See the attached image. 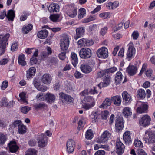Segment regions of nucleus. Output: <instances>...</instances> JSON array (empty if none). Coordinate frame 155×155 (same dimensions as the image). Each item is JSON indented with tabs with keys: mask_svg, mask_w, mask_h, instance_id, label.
<instances>
[{
	"mask_svg": "<svg viewBox=\"0 0 155 155\" xmlns=\"http://www.w3.org/2000/svg\"><path fill=\"white\" fill-rule=\"evenodd\" d=\"M143 140L148 144L155 143V134L150 130H146L143 137Z\"/></svg>",
	"mask_w": 155,
	"mask_h": 155,
	"instance_id": "1",
	"label": "nucleus"
},
{
	"mask_svg": "<svg viewBox=\"0 0 155 155\" xmlns=\"http://www.w3.org/2000/svg\"><path fill=\"white\" fill-rule=\"evenodd\" d=\"M136 106L137 107V111L140 114L146 112L148 109V105L146 103L139 101L137 102Z\"/></svg>",
	"mask_w": 155,
	"mask_h": 155,
	"instance_id": "2",
	"label": "nucleus"
},
{
	"mask_svg": "<svg viewBox=\"0 0 155 155\" xmlns=\"http://www.w3.org/2000/svg\"><path fill=\"white\" fill-rule=\"evenodd\" d=\"M6 12L5 10H4L2 12L0 15V18L3 19L4 17L6 16L8 21H13L15 17L14 12L12 10H10L8 11L7 14H6Z\"/></svg>",
	"mask_w": 155,
	"mask_h": 155,
	"instance_id": "3",
	"label": "nucleus"
},
{
	"mask_svg": "<svg viewBox=\"0 0 155 155\" xmlns=\"http://www.w3.org/2000/svg\"><path fill=\"white\" fill-rule=\"evenodd\" d=\"M59 96L60 100L64 103H73L74 99L70 96L63 92L59 93Z\"/></svg>",
	"mask_w": 155,
	"mask_h": 155,
	"instance_id": "4",
	"label": "nucleus"
},
{
	"mask_svg": "<svg viewBox=\"0 0 155 155\" xmlns=\"http://www.w3.org/2000/svg\"><path fill=\"white\" fill-rule=\"evenodd\" d=\"M37 140L38 146L39 147H43L47 144V138L46 135L44 134L39 135L38 137Z\"/></svg>",
	"mask_w": 155,
	"mask_h": 155,
	"instance_id": "5",
	"label": "nucleus"
},
{
	"mask_svg": "<svg viewBox=\"0 0 155 155\" xmlns=\"http://www.w3.org/2000/svg\"><path fill=\"white\" fill-rule=\"evenodd\" d=\"M10 36L9 34L0 35V48H5L8 43L6 42Z\"/></svg>",
	"mask_w": 155,
	"mask_h": 155,
	"instance_id": "6",
	"label": "nucleus"
},
{
	"mask_svg": "<svg viewBox=\"0 0 155 155\" xmlns=\"http://www.w3.org/2000/svg\"><path fill=\"white\" fill-rule=\"evenodd\" d=\"M116 153L118 155L122 154L124 152L125 146L119 140H117L116 143Z\"/></svg>",
	"mask_w": 155,
	"mask_h": 155,
	"instance_id": "7",
	"label": "nucleus"
},
{
	"mask_svg": "<svg viewBox=\"0 0 155 155\" xmlns=\"http://www.w3.org/2000/svg\"><path fill=\"white\" fill-rule=\"evenodd\" d=\"M75 146V141L71 139L69 140L66 143V150L68 153H71L74 151Z\"/></svg>",
	"mask_w": 155,
	"mask_h": 155,
	"instance_id": "8",
	"label": "nucleus"
},
{
	"mask_svg": "<svg viewBox=\"0 0 155 155\" xmlns=\"http://www.w3.org/2000/svg\"><path fill=\"white\" fill-rule=\"evenodd\" d=\"M151 119L148 115H145L139 120L140 125L146 126L149 125L150 124Z\"/></svg>",
	"mask_w": 155,
	"mask_h": 155,
	"instance_id": "9",
	"label": "nucleus"
},
{
	"mask_svg": "<svg viewBox=\"0 0 155 155\" xmlns=\"http://www.w3.org/2000/svg\"><path fill=\"white\" fill-rule=\"evenodd\" d=\"M79 55L82 58H88L91 55V51L90 49H81L79 52Z\"/></svg>",
	"mask_w": 155,
	"mask_h": 155,
	"instance_id": "10",
	"label": "nucleus"
},
{
	"mask_svg": "<svg viewBox=\"0 0 155 155\" xmlns=\"http://www.w3.org/2000/svg\"><path fill=\"white\" fill-rule=\"evenodd\" d=\"M78 13L77 8L73 6H69V9L67 12V15L69 17L73 18L76 17Z\"/></svg>",
	"mask_w": 155,
	"mask_h": 155,
	"instance_id": "11",
	"label": "nucleus"
},
{
	"mask_svg": "<svg viewBox=\"0 0 155 155\" xmlns=\"http://www.w3.org/2000/svg\"><path fill=\"white\" fill-rule=\"evenodd\" d=\"M137 69V67L136 66L130 64L127 68L126 71L128 75L133 76L136 74Z\"/></svg>",
	"mask_w": 155,
	"mask_h": 155,
	"instance_id": "12",
	"label": "nucleus"
},
{
	"mask_svg": "<svg viewBox=\"0 0 155 155\" xmlns=\"http://www.w3.org/2000/svg\"><path fill=\"white\" fill-rule=\"evenodd\" d=\"M96 53L97 56L101 58L105 59L108 56L107 49H98Z\"/></svg>",
	"mask_w": 155,
	"mask_h": 155,
	"instance_id": "13",
	"label": "nucleus"
},
{
	"mask_svg": "<svg viewBox=\"0 0 155 155\" xmlns=\"http://www.w3.org/2000/svg\"><path fill=\"white\" fill-rule=\"evenodd\" d=\"M123 139L126 144H130L131 143V138L130 131H126L123 135Z\"/></svg>",
	"mask_w": 155,
	"mask_h": 155,
	"instance_id": "14",
	"label": "nucleus"
},
{
	"mask_svg": "<svg viewBox=\"0 0 155 155\" xmlns=\"http://www.w3.org/2000/svg\"><path fill=\"white\" fill-rule=\"evenodd\" d=\"M124 127V123L122 117H117L115 121V127L116 129L120 130Z\"/></svg>",
	"mask_w": 155,
	"mask_h": 155,
	"instance_id": "15",
	"label": "nucleus"
},
{
	"mask_svg": "<svg viewBox=\"0 0 155 155\" xmlns=\"http://www.w3.org/2000/svg\"><path fill=\"white\" fill-rule=\"evenodd\" d=\"M76 35L74 37L75 39L77 40L78 38L82 37L85 32V29L84 27H79L76 29Z\"/></svg>",
	"mask_w": 155,
	"mask_h": 155,
	"instance_id": "16",
	"label": "nucleus"
},
{
	"mask_svg": "<svg viewBox=\"0 0 155 155\" xmlns=\"http://www.w3.org/2000/svg\"><path fill=\"white\" fill-rule=\"evenodd\" d=\"M41 80L43 83L49 84L51 81L52 78L49 74H45L42 77Z\"/></svg>",
	"mask_w": 155,
	"mask_h": 155,
	"instance_id": "17",
	"label": "nucleus"
},
{
	"mask_svg": "<svg viewBox=\"0 0 155 155\" xmlns=\"http://www.w3.org/2000/svg\"><path fill=\"white\" fill-rule=\"evenodd\" d=\"M45 100L47 101L50 103H54L55 100V96L52 94L50 93H47L45 95Z\"/></svg>",
	"mask_w": 155,
	"mask_h": 155,
	"instance_id": "18",
	"label": "nucleus"
},
{
	"mask_svg": "<svg viewBox=\"0 0 155 155\" xmlns=\"http://www.w3.org/2000/svg\"><path fill=\"white\" fill-rule=\"evenodd\" d=\"M105 77L106 78L104 80L103 82H100L98 85V87L100 89L108 86L110 83V76L107 75Z\"/></svg>",
	"mask_w": 155,
	"mask_h": 155,
	"instance_id": "19",
	"label": "nucleus"
},
{
	"mask_svg": "<svg viewBox=\"0 0 155 155\" xmlns=\"http://www.w3.org/2000/svg\"><path fill=\"white\" fill-rule=\"evenodd\" d=\"M111 134L107 131L104 132L101 136L100 139V141L101 143L106 142L109 139Z\"/></svg>",
	"mask_w": 155,
	"mask_h": 155,
	"instance_id": "20",
	"label": "nucleus"
},
{
	"mask_svg": "<svg viewBox=\"0 0 155 155\" xmlns=\"http://www.w3.org/2000/svg\"><path fill=\"white\" fill-rule=\"evenodd\" d=\"M8 146L10 151L12 153L15 152L18 149V147L15 141H10L8 143Z\"/></svg>",
	"mask_w": 155,
	"mask_h": 155,
	"instance_id": "21",
	"label": "nucleus"
},
{
	"mask_svg": "<svg viewBox=\"0 0 155 155\" xmlns=\"http://www.w3.org/2000/svg\"><path fill=\"white\" fill-rule=\"evenodd\" d=\"M111 100L112 102L116 106L120 105L121 101L120 97L118 95L114 96L111 97Z\"/></svg>",
	"mask_w": 155,
	"mask_h": 155,
	"instance_id": "22",
	"label": "nucleus"
},
{
	"mask_svg": "<svg viewBox=\"0 0 155 155\" xmlns=\"http://www.w3.org/2000/svg\"><path fill=\"white\" fill-rule=\"evenodd\" d=\"M59 6L58 4L51 3L48 7V10L50 12H57L59 11Z\"/></svg>",
	"mask_w": 155,
	"mask_h": 155,
	"instance_id": "23",
	"label": "nucleus"
},
{
	"mask_svg": "<svg viewBox=\"0 0 155 155\" xmlns=\"http://www.w3.org/2000/svg\"><path fill=\"white\" fill-rule=\"evenodd\" d=\"M80 68L82 72L84 73H89L92 71L91 68L87 64H82Z\"/></svg>",
	"mask_w": 155,
	"mask_h": 155,
	"instance_id": "24",
	"label": "nucleus"
},
{
	"mask_svg": "<svg viewBox=\"0 0 155 155\" xmlns=\"http://www.w3.org/2000/svg\"><path fill=\"white\" fill-rule=\"evenodd\" d=\"M135 53V49H128L126 53L127 59L130 61L134 57Z\"/></svg>",
	"mask_w": 155,
	"mask_h": 155,
	"instance_id": "25",
	"label": "nucleus"
},
{
	"mask_svg": "<svg viewBox=\"0 0 155 155\" xmlns=\"http://www.w3.org/2000/svg\"><path fill=\"white\" fill-rule=\"evenodd\" d=\"M36 72V69L34 67H31L29 68L27 72L26 77L29 79L34 76Z\"/></svg>",
	"mask_w": 155,
	"mask_h": 155,
	"instance_id": "26",
	"label": "nucleus"
},
{
	"mask_svg": "<svg viewBox=\"0 0 155 155\" xmlns=\"http://www.w3.org/2000/svg\"><path fill=\"white\" fill-rule=\"evenodd\" d=\"M48 31L46 29L41 30L37 34V36L39 38L43 39L46 38L48 36Z\"/></svg>",
	"mask_w": 155,
	"mask_h": 155,
	"instance_id": "27",
	"label": "nucleus"
},
{
	"mask_svg": "<svg viewBox=\"0 0 155 155\" xmlns=\"http://www.w3.org/2000/svg\"><path fill=\"white\" fill-rule=\"evenodd\" d=\"M111 104L110 100L109 99L107 98L103 102L102 104L99 106V107L103 109H106L108 106H110Z\"/></svg>",
	"mask_w": 155,
	"mask_h": 155,
	"instance_id": "28",
	"label": "nucleus"
},
{
	"mask_svg": "<svg viewBox=\"0 0 155 155\" xmlns=\"http://www.w3.org/2000/svg\"><path fill=\"white\" fill-rule=\"evenodd\" d=\"M25 57L23 54H20L18 58V62L19 64L22 66H25L26 63L25 61Z\"/></svg>",
	"mask_w": 155,
	"mask_h": 155,
	"instance_id": "29",
	"label": "nucleus"
},
{
	"mask_svg": "<svg viewBox=\"0 0 155 155\" xmlns=\"http://www.w3.org/2000/svg\"><path fill=\"white\" fill-rule=\"evenodd\" d=\"M122 96L123 100L126 103L130 102L131 99V96L127 91H124L122 94Z\"/></svg>",
	"mask_w": 155,
	"mask_h": 155,
	"instance_id": "30",
	"label": "nucleus"
},
{
	"mask_svg": "<svg viewBox=\"0 0 155 155\" xmlns=\"http://www.w3.org/2000/svg\"><path fill=\"white\" fill-rule=\"evenodd\" d=\"M123 114L126 117H130L132 114L131 108L127 107H124L123 110Z\"/></svg>",
	"mask_w": 155,
	"mask_h": 155,
	"instance_id": "31",
	"label": "nucleus"
},
{
	"mask_svg": "<svg viewBox=\"0 0 155 155\" xmlns=\"http://www.w3.org/2000/svg\"><path fill=\"white\" fill-rule=\"evenodd\" d=\"M123 77L122 73L120 71L117 72L116 74L115 78V81L116 84H119Z\"/></svg>",
	"mask_w": 155,
	"mask_h": 155,
	"instance_id": "32",
	"label": "nucleus"
},
{
	"mask_svg": "<svg viewBox=\"0 0 155 155\" xmlns=\"http://www.w3.org/2000/svg\"><path fill=\"white\" fill-rule=\"evenodd\" d=\"M38 51L37 50H35L34 52L32 57L31 58L30 63L31 65H32L36 64L38 61L37 58H36L38 55Z\"/></svg>",
	"mask_w": 155,
	"mask_h": 155,
	"instance_id": "33",
	"label": "nucleus"
},
{
	"mask_svg": "<svg viewBox=\"0 0 155 155\" xmlns=\"http://www.w3.org/2000/svg\"><path fill=\"white\" fill-rule=\"evenodd\" d=\"M71 56L72 64L75 67L78 63V59L77 55L75 53L72 52L71 53Z\"/></svg>",
	"mask_w": 155,
	"mask_h": 155,
	"instance_id": "34",
	"label": "nucleus"
},
{
	"mask_svg": "<svg viewBox=\"0 0 155 155\" xmlns=\"http://www.w3.org/2000/svg\"><path fill=\"white\" fill-rule=\"evenodd\" d=\"M153 70L151 69L147 70L145 72L146 76L152 80L155 79V76L153 75Z\"/></svg>",
	"mask_w": 155,
	"mask_h": 155,
	"instance_id": "35",
	"label": "nucleus"
},
{
	"mask_svg": "<svg viewBox=\"0 0 155 155\" xmlns=\"http://www.w3.org/2000/svg\"><path fill=\"white\" fill-rule=\"evenodd\" d=\"M33 28V26L31 24L25 25L22 28L23 32L25 34L28 33Z\"/></svg>",
	"mask_w": 155,
	"mask_h": 155,
	"instance_id": "36",
	"label": "nucleus"
},
{
	"mask_svg": "<svg viewBox=\"0 0 155 155\" xmlns=\"http://www.w3.org/2000/svg\"><path fill=\"white\" fill-rule=\"evenodd\" d=\"M137 97L143 99L146 96V93L145 91L143 89H140L138 90L137 92Z\"/></svg>",
	"mask_w": 155,
	"mask_h": 155,
	"instance_id": "37",
	"label": "nucleus"
},
{
	"mask_svg": "<svg viewBox=\"0 0 155 155\" xmlns=\"http://www.w3.org/2000/svg\"><path fill=\"white\" fill-rule=\"evenodd\" d=\"M34 107L36 109L40 110L43 109L46 107L47 105L41 102L35 104L34 105Z\"/></svg>",
	"mask_w": 155,
	"mask_h": 155,
	"instance_id": "38",
	"label": "nucleus"
},
{
	"mask_svg": "<svg viewBox=\"0 0 155 155\" xmlns=\"http://www.w3.org/2000/svg\"><path fill=\"white\" fill-rule=\"evenodd\" d=\"M107 74L106 70L100 71L97 74V78H101L102 77H106Z\"/></svg>",
	"mask_w": 155,
	"mask_h": 155,
	"instance_id": "39",
	"label": "nucleus"
},
{
	"mask_svg": "<svg viewBox=\"0 0 155 155\" xmlns=\"http://www.w3.org/2000/svg\"><path fill=\"white\" fill-rule=\"evenodd\" d=\"M26 126L21 124L18 126V132L20 134H24L26 132Z\"/></svg>",
	"mask_w": 155,
	"mask_h": 155,
	"instance_id": "40",
	"label": "nucleus"
},
{
	"mask_svg": "<svg viewBox=\"0 0 155 155\" xmlns=\"http://www.w3.org/2000/svg\"><path fill=\"white\" fill-rule=\"evenodd\" d=\"M59 18V15L58 14L51 15L49 17L50 20L54 22H58Z\"/></svg>",
	"mask_w": 155,
	"mask_h": 155,
	"instance_id": "41",
	"label": "nucleus"
},
{
	"mask_svg": "<svg viewBox=\"0 0 155 155\" xmlns=\"http://www.w3.org/2000/svg\"><path fill=\"white\" fill-rule=\"evenodd\" d=\"M93 137V134L91 130H88L87 131L85 134V138L87 139L91 140Z\"/></svg>",
	"mask_w": 155,
	"mask_h": 155,
	"instance_id": "42",
	"label": "nucleus"
},
{
	"mask_svg": "<svg viewBox=\"0 0 155 155\" xmlns=\"http://www.w3.org/2000/svg\"><path fill=\"white\" fill-rule=\"evenodd\" d=\"M86 14V10L84 8H81L79 10V13L78 18L79 19H81L84 17Z\"/></svg>",
	"mask_w": 155,
	"mask_h": 155,
	"instance_id": "43",
	"label": "nucleus"
},
{
	"mask_svg": "<svg viewBox=\"0 0 155 155\" xmlns=\"http://www.w3.org/2000/svg\"><path fill=\"white\" fill-rule=\"evenodd\" d=\"M63 42L69 43V40L68 36L65 34H64L62 35L61 42Z\"/></svg>",
	"mask_w": 155,
	"mask_h": 155,
	"instance_id": "44",
	"label": "nucleus"
},
{
	"mask_svg": "<svg viewBox=\"0 0 155 155\" xmlns=\"http://www.w3.org/2000/svg\"><path fill=\"white\" fill-rule=\"evenodd\" d=\"M6 139V137L5 135L0 133V145L4 144Z\"/></svg>",
	"mask_w": 155,
	"mask_h": 155,
	"instance_id": "45",
	"label": "nucleus"
},
{
	"mask_svg": "<svg viewBox=\"0 0 155 155\" xmlns=\"http://www.w3.org/2000/svg\"><path fill=\"white\" fill-rule=\"evenodd\" d=\"M99 15L100 17L104 19L109 18L111 16L110 13L109 12L102 13L100 14Z\"/></svg>",
	"mask_w": 155,
	"mask_h": 155,
	"instance_id": "46",
	"label": "nucleus"
},
{
	"mask_svg": "<svg viewBox=\"0 0 155 155\" xmlns=\"http://www.w3.org/2000/svg\"><path fill=\"white\" fill-rule=\"evenodd\" d=\"M36 151L34 149H28L26 152L25 155H36Z\"/></svg>",
	"mask_w": 155,
	"mask_h": 155,
	"instance_id": "47",
	"label": "nucleus"
},
{
	"mask_svg": "<svg viewBox=\"0 0 155 155\" xmlns=\"http://www.w3.org/2000/svg\"><path fill=\"white\" fill-rule=\"evenodd\" d=\"M134 145L136 147L142 148L143 147L141 141L138 140H135L134 142Z\"/></svg>",
	"mask_w": 155,
	"mask_h": 155,
	"instance_id": "48",
	"label": "nucleus"
},
{
	"mask_svg": "<svg viewBox=\"0 0 155 155\" xmlns=\"http://www.w3.org/2000/svg\"><path fill=\"white\" fill-rule=\"evenodd\" d=\"M86 38H83L79 40L78 41V45L79 46L81 47H85L86 46L85 42Z\"/></svg>",
	"mask_w": 155,
	"mask_h": 155,
	"instance_id": "49",
	"label": "nucleus"
},
{
	"mask_svg": "<svg viewBox=\"0 0 155 155\" xmlns=\"http://www.w3.org/2000/svg\"><path fill=\"white\" fill-rule=\"evenodd\" d=\"M19 96L21 98V100L24 103H27V101L26 100L25 97V93L23 92L21 93L19 95Z\"/></svg>",
	"mask_w": 155,
	"mask_h": 155,
	"instance_id": "50",
	"label": "nucleus"
},
{
	"mask_svg": "<svg viewBox=\"0 0 155 155\" xmlns=\"http://www.w3.org/2000/svg\"><path fill=\"white\" fill-rule=\"evenodd\" d=\"M36 99L38 101H43L45 100V95H43L42 93H39L36 97Z\"/></svg>",
	"mask_w": 155,
	"mask_h": 155,
	"instance_id": "51",
	"label": "nucleus"
},
{
	"mask_svg": "<svg viewBox=\"0 0 155 155\" xmlns=\"http://www.w3.org/2000/svg\"><path fill=\"white\" fill-rule=\"evenodd\" d=\"M84 101L86 102L89 103L92 105L94 102V100L91 97L88 96L85 98Z\"/></svg>",
	"mask_w": 155,
	"mask_h": 155,
	"instance_id": "52",
	"label": "nucleus"
},
{
	"mask_svg": "<svg viewBox=\"0 0 155 155\" xmlns=\"http://www.w3.org/2000/svg\"><path fill=\"white\" fill-rule=\"evenodd\" d=\"M8 101L7 99L5 98L2 99V101L1 103L0 106H1L7 107L8 106Z\"/></svg>",
	"mask_w": 155,
	"mask_h": 155,
	"instance_id": "53",
	"label": "nucleus"
},
{
	"mask_svg": "<svg viewBox=\"0 0 155 155\" xmlns=\"http://www.w3.org/2000/svg\"><path fill=\"white\" fill-rule=\"evenodd\" d=\"M31 107H30L28 106H25L21 108V111L22 113L24 114H26L28 111L31 110Z\"/></svg>",
	"mask_w": 155,
	"mask_h": 155,
	"instance_id": "54",
	"label": "nucleus"
},
{
	"mask_svg": "<svg viewBox=\"0 0 155 155\" xmlns=\"http://www.w3.org/2000/svg\"><path fill=\"white\" fill-rule=\"evenodd\" d=\"M93 106L91 104L89 103L85 102L82 105L83 107L85 109L87 110L91 108Z\"/></svg>",
	"mask_w": 155,
	"mask_h": 155,
	"instance_id": "55",
	"label": "nucleus"
},
{
	"mask_svg": "<svg viewBox=\"0 0 155 155\" xmlns=\"http://www.w3.org/2000/svg\"><path fill=\"white\" fill-rule=\"evenodd\" d=\"M22 123L21 121V120H16L14 121L12 124V126L14 127H16L17 126H18L20 125Z\"/></svg>",
	"mask_w": 155,
	"mask_h": 155,
	"instance_id": "56",
	"label": "nucleus"
},
{
	"mask_svg": "<svg viewBox=\"0 0 155 155\" xmlns=\"http://www.w3.org/2000/svg\"><path fill=\"white\" fill-rule=\"evenodd\" d=\"M109 114V112L107 110L104 111L102 112L101 116L102 118L104 119H106L107 117Z\"/></svg>",
	"mask_w": 155,
	"mask_h": 155,
	"instance_id": "57",
	"label": "nucleus"
},
{
	"mask_svg": "<svg viewBox=\"0 0 155 155\" xmlns=\"http://www.w3.org/2000/svg\"><path fill=\"white\" fill-rule=\"evenodd\" d=\"M106 70L108 74V73H112L115 72L117 70V69L116 67H113Z\"/></svg>",
	"mask_w": 155,
	"mask_h": 155,
	"instance_id": "58",
	"label": "nucleus"
},
{
	"mask_svg": "<svg viewBox=\"0 0 155 155\" xmlns=\"http://www.w3.org/2000/svg\"><path fill=\"white\" fill-rule=\"evenodd\" d=\"M52 53L51 49H47L46 52H44L42 53V55L44 57H46Z\"/></svg>",
	"mask_w": 155,
	"mask_h": 155,
	"instance_id": "59",
	"label": "nucleus"
},
{
	"mask_svg": "<svg viewBox=\"0 0 155 155\" xmlns=\"http://www.w3.org/2000/svg\"><path fill=\"white\" fill-rule=\"evenodd\" d=\"M86 46H89L92 45L94 44V41L92 39H86V41L85 42Z\"/></svg>",
	"mask_w": 155,
	"mask_h": 155,
	"instance_id": "60",
	"label": "nucleus"
},
{
	"mask_svg": "<svg viewBox=\"0 0 155 155\" xmlns=\"http://www.w3.org/2000/svg\"><path fill=\"white\" fill-rule=\"evenodd\" d=\"M107 30V28L105 27L101 28L100 31V34L101 35L104 36L106 34Z\"/></svg>",
	"mask_w": 155,
	"mask_h": 155,
	"instance_id": "61",
	"label": "nucleus"
},
{
	"mask_svg": "<svg viewBox=\"0 0 155 155\" xmlns=\"http://www.w3.org/2000/svg\"><path fill=\"white\" fill-rule=\"evenodd\" d=\"M69 43L66 42H61L60 44L61 48H68Z\"/></svg>",
	"mask_w": 155,
	"mask_h": 155,
	"instance_id": "62",
	"label": "nucleus"
},
{
	"mask_svg": "<svg viewBox=\"0 0 155 155\" xmlns=\"http://www.w3.org/2000/svg\"><path fill=\"white\" fill-rule=\"evenodd\" d=\"M28 143L30 146L33 147L36 145L37 142L35 139H31L28 141Z\"/></svg>",
	"mask_w": 155,
	"mask_h": 155,
	"instance_id": "63",
	"label": "nucleus"
},
{
	"mask_svg": "<svg viewBox=\"0 0 155 155\" xmlns=\"http://www.w3.org/2000/svg\"><path fill=\"white\" fill-rule=\"evenodd\" d=\"M90 94H94L98 93V91L96 89V88L95 87H93L92 88L90 89L89 91Z\"/></svg>",
	"mask_w": 155,
	"mask_h": 155,
	"instance_id": "64",
	"label": "nucleus"
}]
</instances>
